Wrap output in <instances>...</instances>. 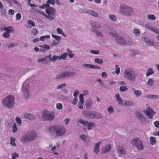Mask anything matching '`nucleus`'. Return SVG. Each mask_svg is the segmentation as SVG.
Wrapping results in <instances>:
<instances>
[{
	"mask_svg": "<svg viewBox=\"0 0 159 159\" xmlns=\"http://www.w3.org/2000/svg\"><path fill=\"white\" fill-rule=\"evenodd\" d=\"M49 130L51 134L56 137H59L63 135L66 130L65 128L61 125L51 126L49 128Z\"/></svg>",
	"mask_w": 159,
	"mask_h": 159,
	"instance_id": "f257e3e1",
	"label": "nucleus"
},
{
	"mask_svg": "<svg viewBox=\"0 0 159 159\" xmlns=\"http://www.w3.org/2000/svg\"><path fill=\"white\" fill-rule=\"evenodd\" d=\"M138 75V74L131 68L127 69L124 71V77L132 82L136 81Z\"/></svg>",
	"mask_w": 159,
	"mask_h": 159,
	"instance_id": "f03ea898",
	"label": "nucleus"
},
{
	"mask_svg": "<svg viewBox=\"0 0 159 159\" xmlns=\"http://www.w3.org/2000/svg\"><path fill=\"white\" fill-rule=\"evenodd\" d=\"M37 137L36 133L31 131L23 135L20 139V141L23 143H26L34 140Z\"/></svg>",
	"mask_w": 159,
	"mask_h": 159,
	"instance_id": "7ed1b4c3",
	"label": "nucleus"
},
{
	"mask_svg": "<svg viewBox=\"0 0 159 159\" xmlns=\"http://www.w3.org/2000/svg\"><path fill=\"white\" fill-rule=\"evenodd\" d=\"M15 103L14 96L9 95L5 98L2 101L3 105L8 108H11L14 106Z\"/></svg>",
	"mask_w": 159,
	"mask_h": 159,
	"instance_id": "20e7f679",
	"label": "nucleus"
},
{
	"mask_svg": "<svg viewBox=\"0 0 159 159\" xmlns=\"http://www.w3.org/2000/svg\"><path fill=\"white\" fill-rule=\"evenodd\" d=\"M119 11L121 13L126 16H130L133 12V8L125 5H122L120 6Z\"/></svg>",
	"mask_w": 159,
	"mask_h": 159,
	"instance_id": "39448f33",
	"label": "nucleus"
},
{
	"mask_svg": "<svg viewBox=\"0 0 159 159\" xmlns=\"http://www.w3.org/2000/svg\"><path fill=\"white\" fill-rule=\"evenodd\" d=\"M42 119L43 120L50 121L53 120L55 116L53 112L47 111H43L42 112Z\"/></svg>",
	"mask_w": 159,
	"mask_h": 159,
	"instance_id": "423d86ee",
	"label": "nucleus"
},
{
	"mask_svg": "<svg viewBox=\"0 0 159 159\" xmlns=\"http://www.w3.org/2000/svg\"><path fill=\"white\" fill-rule=\"evenodd\" d=\"M67 56V53H64L61 54L60 56L54 55L53 56L52 58L51 55L50 54L48 56L46 57L45 59H42L39 60H57V59H59L60 60L61 59H65Z\"/></svg>",
	"mask_w": 159,
	"mask_h": 159,
	"instance_id": "0eeeda50",
	"label": "nucleus"
},
{
	"mask_svg": "<svg viewBox=\"0 0 159 159\" xmlns=\"http://www.w3.org/2000/svg\"><path fill=\"white\" fill-rule=\"evenodd\" d=\"M132 145L136 147L139 150H142L143 149V147L142 142L138 138L134 139L131 141Z\"/></svg>",
	"mask_w": 159,
	"mask_h": 159,
	"instance_id": "6e6552de",
	"label": "nucleus"
},
{
	"mask_svg": "<svg viewBox=\"0 0 159 159\" xmlns=\"http://www.w3.org/2000/svg\"><path fill=\"white\" fill-rule=\"evenodd\" d=\"M22 91L25 96L28 97L29 95L30 91V85L27 81H25L23 84L22 88Z\"/></svg>",
	"mask_w": 159,
	"mask_h": 159,
	"instance_id": "1a4fd4ad",
	"label": "nucleus"
},
{
	"mask_svg": "<svg viewBox=\"0 0 159 159\" xmlns=\"http://www.w3.org/2000/svg\"><path fill=\"white\" fill-rule=\"evenodd\" d=\"M9 72V71L7 70L5 68L0 66V77L2 78L3 77H8Z\"/></svg>",
	"mask_w": 159,
	"mask_h": 159,
	"instance_id": "9d476101",
	"label": "nucleus"
},
{
	"mask_svg": "<svg viewBox=\"0 0 159 159\" xmlns=\"http://www.w3.org/2000/svg\"><path fill=\"white\" fill-rule=\"evenodd\" d=\"M94 111H85L82 112V115L85 117L89 119H94Z\"/></svg>",
	"mask_w": 159,
	"mask_h": 159,
	"instance_id": "9b49d317",
	"label": "nucleus"
},
{
	"mask_svg": "<svg viewBox=\"0 0 159 159\" xmlns=\"http://www.w3.org/2000/svg\"><path fill=\"white\" fill-rule=\"evenodd\" d=\"M116 41L117 43L122 45H127L126 39L120 36L119 35L116 39Z\"/></svg>",
	"mask_w": 159,
	"mask_h": 159,
	"instance_id": "f8f14e48",
	"label": "nucleus"
},
{
	"mask_svg": "<svg viewBox=\"0 0 159 159\" xmlns=\"http://www.w3.org/2000/svg\"><path fill=\"white\" fill-rule=\"evenodd\" d=\"M155 112L154 111L153 109L150 108L147 109L145 114L150 119H152L153 115H155Z\"/></svg>",
	"mask_w": 159,
	"mask_h": 159,
	"instance_id": "ddd939ff",
	"label": "nucleus"
},
{
	"mask_svg": "<svg viewBox=\"0 0 159 159\" xmlns=\"http://www.w3.org/2000/svg\"><path fill=\"white\" fill-rule=\"evenodd\" d=\"M117 149L118 155L119 156L125 155L126 153L125 149L122 146L118 145Z\"/></svg>",
	"mask_w": 159,
	"mask_h": 159,
	"instance_id": "4468645a",
	"label": "nucleus"
},
{
	"mask_svg": "<svg viewBox=\"0 0 159 159\" xmlns=\"http://www.w3.org/2000/svg\"><path fill=\"white\" fill-rule=\"evenodd\" d=\"M135 115L138 119L140 121L141 123H143L146 121L145 117L143 116L139 111L136 112Z\"/></svg>",
	"mask_w": 159,
	"mask_h": 159,
	"instance_id": "2eb2a0df",
	"label": "nucleus"
},
{
	"mask_svg": "<svg viewBox=\"0 0 159 159\" xmlns=\"http://www.w3.org/2000/svg\"><path fill=\"white\" fill-rule=\"evenodd\" d=\"M46 11L49 15L54 16L56 13V10L54 8L49 7L46 9Z\"/></svg>",
	"mask_w": 159,
	"mask_h": 159,
	"instance_id": "dca6fc26",
	"label": "nucleus"
},
{
	"mask_svg": "<svg viewBox=\"0 0 159 159\" xmlns=\"http://www.w3.org/2000/svg\"><path fill=\"white\" fill-rule=\"evenodd\" d=\"M145 26L147 29L159 34V30L157 28L152 27L148 24H146Z\"/></svg>",
	"mask_w": 159,
	"mask_h": 159,
	"instance_id": "f3484780",
	"label": "nucleus"
},
{
	"mask_svg": "<svg viewBox=\"0 0 159 159\" xmlns=\"http://www.w3.org/2000/svg\"><path fill=\"white\" fill-rule=\"evenodd\" d=\"M101 143L102 142L99 141L95 144L94 149L93 151L97 154H98V153L100 152L99 147Z\"/></svg>",
	"mask_w": 159,
	"mask_h": 159,
	"instance_id": "a211bd4d",
	"label": "nucleus"
},
{
	"mask_svg": "<svg viewBox=\"0 0 159 159\" xmlns=\"http://www.w3.org/2000/svg\"><path fill=\"white\" fill-rule=\"evenodd\" d=\"M93 104V101L92 99L90 98L87 100L85 102L86 109H89L92 107Z\"/></svg>",
	"mask_w": 159,
	"mask_h": 159,
	"instance_id": "6ab92c4d",
	"label": "nucleus"
},
{
	"mask_svg": "<svg viewBox=\"0 0 159 159\" xmlns=\"http://www.w3.org/2000/svg\"><path fill=\"white\" fill-rule=\"evenodd\" d=\"M83 67L85 68H89L91 69H101V67L99 66H95L90 64H84L83 65Z\"/></svg>",
	"mask_w": 159,
	"mask_h": 159,
	"instance_id": "aec40b11",
	"label": "nucleus"
},
{
	"mask_svg": "<svg viewBox=\"0 0 159 159\" xmlns=\"http://www.w3.org/2000/svg\"><path fill=\"white\" fill-rule=\"evenodd\" d=\"M131 89L134 92V93L137 98L139 97L142 95V92L140 91L135 89L134 88H132Z\"/></svg>",
	"mask_w": 159,
	"mask_h": 159,
	"instance_id": "412c9836",
	"label": "nucleus"
},
{
	"mask_svg": "<svg viewBox=\"0 0 159 159\" xmlns=\"http://www.w3.org/2000/svg\"><path fill=\"white\" fill-rule=\"evenodd\" d=\"M111 149V145L110 144H108L102 150V153H105L109 152Z\"/></svg>",
	"mask_w": 159,
	"mask_h": 159,
	"instance_id": "4be33fe9",
	"label": "nucleus"
},
{
	"mask_svg": "<svg viewBox=\"0 0 159 159\" xmlns=\"http://www.w3.org/2000/svg\"><path fill=\"white\" fill-rule=\"evenodd\" d=\"M24 116L28 119L31 120H34V116L32 114L30 113H25Z\"/></svg>",
	"mask_w": 159,
	"mask_h": 159,
	"instance_id": "5701e85b",
	"label": "nucleus"
},
{
	"mask_svg": "<svg viewBox=\"0 0 159 159\" xmlns=\"http://www.w3.org/2000/svg\"><path fill=\"white\" fill-rule=\"evenodd\" d=\"M92 27L93 28H95L97 29H101L102 28V25L100 24L96 23L94 21H92L91 23Z\"/></svg>",
	"mask_w": 159,
	"mask_h": 159,
	"instance_id": "b1692460",
	"label": "nucleus"
},
{
	"mask_svg": "<svg viewBox=\"0 0 159 159\" xmlns=\"http://www.w3.org/2000/svg\"><path fill=\"white\" fill-rule=\"evenodd\" d=\"M86 13L89 15H91L95 17H98V14L93 11L89 10L87 11Z\"/></svg>",
	"mask_w": 159,
	"mask_h": 159,
	"instance_id": "393cba45",
	"label": "nucleus"
},
{
	"mask_svg": "<svg viewBox=\"0 0 159 159\" xmlns=\"http://www.w3.org/2000/svg\"><path fill=\"white\" fill-rule=\"evenodd\" d=\"M93 30L96 34L97 37H99L100 38H102L104 37V35L100 31L97 29H94Z\"/></svg>",
	"mask_w": 159,
	"mask_h": 159,
	"instance_id": "a878e982",
	"label": "nucleus"
},
{
	"mask_svg": "<svg viewBox=\"0 0 159 159\" xmlns=\"http://www.w3.org/2000/svg\"><path fill=\"white\" fill-rule=\"evenodd\" d=\"M102 117V116L100 113L94 111V118L100 119Z\"/></svg>",
	"mask_w": 159,
	"mask_h": 159,
	"instance_id": "bb28decb",
	"label": "nucleus"
},
{
	"mask_svg": "<svg viewBox=\"0 0 159 159\" xmlns=\"http://www.w3.org/2000/svg\"><path fill=\"white\" fill-rule=\"evenodd\" d=\"M116 100L118 102L119 104L120 105H123V101L120 97L119 94H116Z\"/></svg>",
	"mask_w": 159,
	"mask_h": 159,
	"instance_id": "cd10ccee",
	"label": "nucleus"
},
{
	"mask_svg": "<svg viewBox=\"0 0 159 159\" xmlns=\"http://www.w3.org/2000/svg\"><path fill=\"white\" fill-rule=\"evenodd\" d=\"M65 73L66 77L73 76L75 75L76 72L71 71H66Z\"/></svg>",
	"mask_w": 159,
	"mask_h": 159,
	"instance_id": "c85d7f7f",
	"label": "nucleus"
},
{
	"mask_svg": "<svg viewBox=\"0 0 159 159\" xmlns=\"http://www.w3.org/2000/svg\"><path fill=\"white\" fill-rule=\"evenodd\" d=\"M125 106L131 107L132 106L134 105V103L131 101H129V100H126L124 102V104Z\"/></svg>",
	"mask_w": 159,
	"mask_h": 159,
	"instance_id": "c756f323",
	"label": "nucleus"
},
{
	"mask_svg": "<svg viewBox=\"0 0 159 159\" xmlns=\"http://www.w3.org/2000/svg\"><path fill=\"white\" fill-rule=\"evenodd\" d=\"M50 60H38L40 64H43L45 65L50 64Z\"/></svg>",
	"mask_w": 159,
	"mask_h": 159,
	"instance_id": "7c9ffc66",
	"label": "nucleus"
},
{
	"mask_svg": "<svg viewBox=\"0 0 159 159\" xmlns=\"http://www.w3.org/2000/svg\"><path fill=\"white\" fill-rule=\"evenodd\" d=\"M87 123L85 126H87V129L88 130H90L91 129V128L94 126V124L93 122H87Z\"/></svg>",
	"mask_w": 159,
	"mask_h": 159,
	"instance_id": "2f4dec72",
	"label": "nucleus"
},
{
	"mask_svg": "<svg viewBox=\"0 0 159 159\" xmlns=\"http://www.w3.org/2000/svg\"><path fill=\"white\" fill-rule=\"evenodd\" d=\"M127 40L126 41V43H127V45L128 44L129 45H132L134 44V42L133 41V40L132 39L128 37L126 39Z\"/></svg>",
	"mask_w": 159,
	"mask_h": 159,
	"instance_id": "473e14b6",
	"label": "nucleus"
},
{
	"mask_svg": "<svg viewBox=\"0 0 159 159\" xmlns=\"http://www.w3.org/2000/svg\"><path fill=\"white\" fill-rule=\"evenodd\" d=\"M150 142L151 144L152 145H154L156 142V138L153 137H150Z\"/></svg>",
	"mask_w": 159,
	"mask_h": 159,
	"instance_id": "72a5a7b5",
	"label": "nucleus"
},
{
	"mask_svg": "<svg viewBox=\"0 0 159 159\" xmlns=\"http://www.w3.org/2000/svg\"><path fill=\"white\" fill-rule=\"evenodd\" d=\"M154 73V71L151 68H149L147 72L146 75L147 77H148L150 75L153 74Z\"/></svg>",
	"mask_w": 159,
	"mask_h": 159,
	"instance_id": "f704fd0d",
	"label": "nucleus"
},
{
	"mask_svg": "<svg viewBox=\"0 0 159 159\" xmlns=\"http://www.w3.org/2000/svg\"><path fill=\"white\" fill-rule=\"evenodd\" d=\"M133 32L137 36H139L140 34L141 31L140 30L137 29H134L133 30Z\"/></svg>",
	"mask_w": 159,
	"mask_h": 159,
	"instance_id": "c9c22d12",
	"label": "nucleus"
},
{
	"mask_svg": "<svg viewBox=\"0 0 159 159\" xmlns=\"http://www.w3.org/2000/svg\"><path fill=\"white\" fill-rule=\"evenodd\" d=\"M3 30L7 31L10 33V32H13L14 29L12 27L10 26L8 28H4L3 29Z\"/></svg>",
	"mask_w": 159,
	"mask_h": 159,
	"instance_id": "e433bc0d",
	"label": "nucleus"
},
{
	"mask_svg": "<svg viewBox=\"0 0 159 159\" xmlns=\"http://www.w3.org/2000/svg\"><path fill=\"white\" fill-rule=\"evenodd\" d=\"M154 84V82L152 79H149L148 82L147 83V85L150 86Z\"/></svg>",
	"mask_w": 159,
	"mask_h": 159,
	"instance_id": "4c0bfd02",
	"label": "nucleus"
},
{
	"mask_svg": "<svg viewBox=\"0 0 159 159\" xmlns=\"http://www.w3.org/2000/svg\"><path fill=\"white\" fill-rule=\"evenodd\" d=\"M109 18L111 20L113 21H115L116 20V16L113 15H109Z\"/></svg>",
	"mask_w": 159,
	"mask_h": 159,
	"instance_id": "58836bf2",
	"label": "nucleus"
},
{
	"mask_svg": "<svg viewBox=\"0 0 159 159\" xmlns=\"http://www.w3.org/2000/svg\"><path fill=\"white\" fill-rule=\"evenodd\" d=\"M148 18L152 20H155L156 19L155 16L153 14L148 15L147 16Z\"/></svg>",
	"mask_w": 159,
	"mask_h": 159,
	"instance_id": "ea45409f",
	"label": "nucleus"
},
{
	"mask_svg": "<svg viewBox=\"0 0 159 159\" xmlns=\"http://www.w3.org/2000/svg\"><path fill=\"white\" fill-rule=\"evenodd\" d=\"M147 97L149 98L156 99L158 98V96L155 95L148 94Z\"/></svg>",
	"mask_w": 159,
	"mask_h": 159,
	"instance_id": "a19ab883",
	"label": "nucleus"
},
{
	"mask_svg": "<svg viewBox=\"0 0 159 159\" xmlns=\"http://www.w3.org/2000/svg\"><path fill=\"white\" fill-rule=\"evenodd\" d=\"M77 121L80 123L83 124L84 126L85 125H86L87 123V121H85L81 119H78Z\"/></svg>",
	"mask_w": 159,
	"mask_h": 159,
	"instance_id": "79ce46f5",
	"label": "nucleus"
},
{
	"mask_svg": "<svg viewBox=\"0 0 159 159\" xmlns=\"http://www.w3.org/2000/svg\"><path fill=\"white\" fill-rule=\"evenodd\" d=\"M109 34L112 37L115 38V40L119 36L116 33L113 32H110Z\"/></svg>",
	"mask_w": 159,
	"mask_h": 159,
	"instance_id": "37998d69",
	"label": "nucleus"
},
{
	"mask_svg": "<svg viewBox=\"0 0 159 159\" xmlns=\"http://www.w3.org/2000/svg\"><path fill=\"white\" fill-rule=\"evenodd\" d=\"M39 33L38 30L36 28L33 29L31 30V33L34 35H36Z\"/></svg>",
	"mask_w": 159,
	"mask_h": 159,
	"instance_id": "c03bdc74",
	"label": "nucleus"
},
{
	"mask_svg": "<svg viewBox=\"0 0 159 159\" xmlns=\"http://www.w3.org/2000/svg\"><path fill=\"white\" fill-rule=\"evenodd\" d=\"M128 89V88L125 86H121L120 87L119 90L120 92H123L126 91Z\"/></svg>",
	"mask_w": 159,
	"mask_h": 159,
	"instance_id": "a18cd8bd",
	"label": "nucleus"
},
{
	"mask_svg": "<svg viewBox=\"0 0 159 159\" xmlns=\"http://www.w3.org/2000/svg\"><path fill=\"white\" fill-rule=\"evenodd\" d=\"M18 45V44L16 43H12L10 44L8 46V48H13L15 46H16Z\"/></svg>",
	"mask_w": 159,
	"mask_h": 159,
	"instance_id": "49530a36",
	"label": "nucleus"
},
{
	"mask_svg": "<svg viewBox=\"0 0 159 159\" xmlns=\"http://www.w3.org/2000/svg\"><path fill=\"white\" fill-rule=\"evenodd\" d=\"M9 32L7 31H6L3 34V36L6 38H8L10 36Z\"/></svg>",
	"mask_w": 159,
	"mask_h": 159,
	"instance_id": "de8ad7c7",
	"label": "nucleus"
},
{
	"mask_svg": "<svg viewBox=\"0 0 159 159\" xmlns=\"http://www.w3.org/2000/svg\"><path fill=\"white\" fill-rule=\"evenodd\" d=\"M66 77L65 72L61 74H59L57 76V78L58 79H61L63 78Z\"/></svg>",
	"mask_w": 159,
	"mask_h": 159,
	"instance_id": "09e8293b",
	"label": "nucleus"
},
{
	"mask_svg": "<svg viewBox=\"0 0 159 159\" xmlns=\"http://www.w3.org/2000/svg\"><path fill=\"white\" fill-rule=\"evenodd\" d=\"M11 141L10 142V144L14 146H16V144L15 143V138L11 137Z\"/></svg>",
	"mask_w": 159,
	"mask_h": 159,
	"instance_id": "8fccbe9b",
	"label": "nucleus"
},
{
	"mask_svg": "<svg viewBox=\"0 0 159 159\" xmlns=\"http://www.w3.org/2000/svg\"><path fill=\"white\" fill-rule=\"evenodd\" d=\"M28 23L29 24L31 25L32 26L29 27V28H31L32 27L35 26V24L34 22L31 20H29L28 21Z\"/></svg>",
	"mask_w": 159,
	"mask_h": 159,
	"instance_id": "3c124183",
	"label": "nucleus"
},
{
	"mask_svg": "<svg viewBox=\"0 0 159 159\" xmlns=\"http://www.w3.org/2000/svg\"><path fill=\"white\" fill-rule=\"evenodd\" d=\"M17 129L16 125V123H14L12 126V130L13 133L16 132Z\"/></svg>",
	"mask_w": 159,
	"mask_h": 159,
	"instance_id": "603ef678",
	"label": "nucleus"
},
{
	"mask_svg": "<svg viewBox=\"0 0 159 159\" xmlns=\"http://www.w3.org/2000/svg\"><path fill=\"white\" fill-rule=\"evenodd\" d=\"M16 120L17 123L19 125H20L22 123V121L21 119L19 117H17L16 118Z\"/></svg>",
	"mask_w": 159,
	"mask_h": 159,
	"instance_id": "864d4df0",
	"label": "nucleus"
},
{
	"mask_svg": "<svg viewBox=\"0 0 159 159\" xmlns=\"http://www.w3.org/2000/svg\"><path fill=\"white\" fill-rule=\"evenodd\" d=\"M56 107L58 110H61L62 108V105L61 103H58L57 104Z\"/></svg>",
	"mask_w": 159,
	"mask_h": 159,
	"instance_id": "5fc2aeb1",
	"label": "nucleus"
},
{
	"mask_svg": "<svg viewBox=\"0 0 159 159\" xmlns=\"http://www.w3.org/2000/svg\"><path fill=\"white\" fill-rule=\"evenodd\" d=\"M13 159H16L19 157L18 154L16 153H12L11 154Z\"/></svg>",
	"mask_w": 159,
	"mask_h": 159,
	"instance_id": "6e6d98bb",
	"label": "nucleus"
},
{
	"mask_svg": "<svg viewBox=\"0 0 159 159\" xmlns=\"http://www.w3.org/2000/svg\"><path fill=\"white\" fill-rule=\"evenodd\" d=\"M116 70L115 71V72L116 74L118 75L119 74L120 72V68L117 65H116L115 66Z\"/></svg>",
	"mask_w": 159,
	"mask_h": 159,
	"instance_id": "4d7b16f0",
	"label": "nucleus"
},
{
	"mask_svg": "<svg viewBox=\"0 0 159 159\" xmlns=\"http://www.w3.org/2000/svg\"><path fill=\"white\" fill-rule=\"evenodd\" d=\"M52 37L55 39L57 41H60L61 39V37L60 36L52 34Z\"/></svg>",
	"mask_w": 159,
	"mask_h": 159,
	"instance_id": "13d9d810",
	"label": "nucleus"
},
{
	"mask_svg": "<svg viewBox=\"0 0 159 159\" xmlns=\"http://www.w3.org/2000/svg\"><path fill=\"white\" fill-rule=\"evenodd\" d=\"M107 110L109 113L111 114H112L114 112V111L112 107H108Z\"/></svg>",
	"mask_w": 159,
	"mask_h": 159,
	"instance_id": "bf43d9fd",
	"label": "nucleus"
},
{
	"mask_svg": "<svg viewBox=\"0 0 159 159\" xmlns=\"http://www.w3.org/2000/svg\"><path fill=\"white\" fill-rule=\"evenodd\" d=\"M142 39L143 41L145 42L146 45L147 43H148V42L150 40L149 39L146 37H143Z\"/></svg>",
	"mask_w": 159,
	"mask_h": 159,
	"instance_id": "052dcab7",
	"label": "nucleus"
},
{
	"mask_svg": "<svg viewBox=\"0 0 159 159\" xmlns=\"http://www.w3.org/2000/svg\"><path fill=\"white\" fill-rule=\"evenodd\" d=\"M66 84L65 83H63L60 85H58L57 86V89H61V88L65 87V86H66Z\"/></svg>",
	"mask_w": 159,
	"mask_h": 159,
	"instance_id": "680f3d73",
	"label": "nucleus"
},
{
	"mask_svg": "<svg viewBox=\"0 0 159 159\" xmlns=\"http://www.w3.org/2000/svg\"><path fill=\"white\" fill-rule=\"evenodd\" d=\"M53 16H51V15H47L45 16V18H48L50 20H52L54 19V17Z\"/></svg>",
	"mask_w": 159,
	"mask_h": 159,
	"instance_id": "e2e57ef3",
	"label": "nucleus"
},
{
	"mask_svg": "<svg viewBox=\"0 0 159 159\" xmlns=\"http://www.w3.org/2000/svg\"><path fill=\"white\" fill-rule=\"evenodd\" d=\"M80 100L81 104H83L84 103V98L83 95L80 94Z\"/></svg>",
	"mask_w": 159,
	"mask_h": 159,
	"instance_id": "0e129e2a",
	"label": "nucleus"
},
{
	"mask_svg": "<svg viewBox=\"0 0 159 159\" xmlns=\"http://www.w3.org/2000/svg\"><path fill=\"white\" fill-rule=\"evenodd\" d=\"M16 20L19 21L21 18V15L20 13H17L16 15Z\"/></svg>",
	"mask_w": 159,
	"mask_h": 159,
	"instance_id": "69168bd1",
	"label": "nucleus"
},
{
	"mask_svg": "<svg viewBox=\"0 0 159 159\" xmlns=\"http://www.w3.org/2000/svg\"><path fill=\"white\" fill-rule=\"evenodd\" d=\"M60 41H57V40H54L53 42L52 43V45H58L59 44Z\"/></svg>",
	"mask_w": 159,
	"mask_h": 159,
	"instance_id": "338daca9",
	"label": "nucleus"
},
{
	"mask_svg": "<svg viewBox=\"0 0 159 159\" xmlns=\"http://www.w3.org/2000/svg\"><path fill=\"white\" fill-rule=\"evenodd\" d=\"M80 137L81 140L84 141H85V139L86 138V136L85 135L82 134V135L80 136Z\"/></svg>",
	"mask_w": 159,
	"mask_h": 159,
	"instance_id": "774afa93",
	"label": "nucleus"
}]
</instances>
